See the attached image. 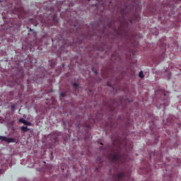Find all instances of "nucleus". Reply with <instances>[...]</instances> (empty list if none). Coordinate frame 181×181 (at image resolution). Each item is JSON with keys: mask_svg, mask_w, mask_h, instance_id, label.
<instances>
[{"mask_svg": "<svg viewBox=\"0 0 181 181\" xmlns=\"http://www.w3.org/2000/svg\"><path fill=\"white\" fill-rule=\"evenodd\" d=\"M104 5H105V4H104V3H102V6H103V8H104Z\"/></svg>", "mask_w": 181, "mask_h": 181, "instance_id": "obj_30", "label": "nucleus"}, {"mask_svg": "<svg viewBox=\"0 0 181 181\" xmlns=\"http://www.w3.org/2000/svg\"><path fill=\"white\" fill-rule=\"evenodd\" d=\"M40 21L41 23H45V21H43V19H40Z\"/></svg>", "mask_w": 181, "mask_h": 181, "instance_id": "obj_24", "label": "nucleus"}, {"mask_svg": "<svg viewBox=\"0 0 181 181\" xmlns=\"http://www.w3.org/2000/svg\"><path fill=\"white\" fill-rule=\"evenodd\" d=\"M69 127H71V124L69 123Z\"/></svg>", "mask_w": 181, "mask_h": 181, "instance_id": "obj_33", "label": "nucleus"}, {"mask_svg": "<svg viewBox=\"0 0 181 181\" xmlns=\"http://www.w3.org/2000/svg\"><path fill=\"white\" fill-rule=\"evenodd\" d=\"M93 6H96V8L98 6V4H93Z\"/></svg>", "mask_w": 181, "mask_h": 181, "instance_id": "obj_26", "label": "nucleus"}, {"mask_svg": "<svg viewBox=\"0 0 181 181\" xmlns=\"http://www.w3.org/2000/svg\"><path fill=\"white\" fill-rule=\"evenodd\" d=\"M25 119L23 118H20L19 119V122H21V124H25Z\"/></svg>", "mask_w": 181, "mask_h": 181, "instance_id": "obj_16", "label": "nucleus"}, {"mask_svg": "<svg viewBox=\"0 0 181 181\" xmlns=\"http://www.w3.org/2000/svg\"><path fill=\"white\" fill-rule=\"evenodd\" d=\"M127 121H129V117L127 118Z\"/></svg>", "mask_w": 181, "mask_h": 181, "instance_id": "obj_36", "label": "nucleus"}, {"mask_svg": "<svg viewBox=\"0 0 181 181\" xmlns=\"http://www.w3.org/2000/svg\"><path fill=\"white\" fill-rule=\"evenodd\" d=\"M18 77H19L20 80H23V78L25 77V75H23V69H21L18 74Z\"/></svg>", "mask_w": 181, "mask_h": 181, "instance_id": "obj_9", "label": "nucleus"}, {"mask_svg": "<svg viewBox=\"0 0 181 181\" xmlns=\"http://www.w3.org/2000/svg\"><path fill=\"white\" fill-rule=\"evenodd\" d=\"M0 140L3 141L4 142H7L8 144H11L12 142H15V139L13 138H8L5 136H0Z\"/></svg>", "mask_w": 181, "mask_h": 181, "instance_id": "obj_7", "label": "nucleus"}, {"mask_svg": "<svg viewBox=\"0 0 181 181\" xmlns=\"http://www.w3.org/2000/svg\"><path fill=\"white\" fill-rule=\"evenodd\" d=\"M137 11L138 7L135 6V4L124 6V7L120 10V28H122L124 25L128 26V22L130 23H136V22L139 21L141 17H139V14L136 13Z\"/></svg>", "mask_w": 181, "mask_h": 181, "instance_id": "obj_2", "label": "nucleus"}, {"mask_svg": "<svg viewBox=\"0 0 181 181\" xmlns=\"http://www.w3.org/2000/svg\"><path fill=\"white\" fill-rule=\"evenodd\" d=\"M61 8V6H57L56 10L54 8H50V11L54 13L51 17L53 22H57V12H62Z\"/></svg>", "mask_w": 181, "mask_h": 181, "instance_id": "obj_5", "label": "nucleus"}, {"mask_svg": "<svg viewBox=\"0 0 181 181\" xmlns=\"http://www.w3.org/2000/svg\"><path fill=\"white\" fill-rule=\"evenodd\" d=\"M0 2H4V1L0 0Z\"/></svg>", "mask_w": 181, "mask_h": 181, "instance_id": "obj_39", "label": "nucleus"}, {"mask_svg": "<svg viewBox=\"0 0 181 181\" xmlns=\"http://www.w3.org/2000/svg\"><path fill=\"white\" fill-rule=\"evenodd\" d=\"M100 145H103V143H100Z\"/></svg>", "mask_w": 181, "mask_h": 181, "instance_id": "obj_41", "label": "nucleus"}, {"mask_svg": "<svg viewBox=\"0 0 181 181\" xmlns=\"http://www.w3.org/2000/svg\"><path fill=\"white\" fill-rule=\"evenodd\" d=\"M32 22H33V19H30L29 23H32Z\"/></svg>", "mask_w": 181, "mask_h": 181, "instance_id": "obj_25", "label": "nucleus"}, {"mask_svg": "<svg viewBox=\"0 0 181 181\" xmlns=\"http://www.w3.org/2000/svg\"><path fill=\"white\" fill-rule=\"evenodd\" d=\"M51 67H54L56 66V61H52L51 63Z\"/></svg>", "mask_w": 181, "mask_h": 181, "instance_id": "obj_15", "label": "nucleus"}, {"mask_svg": "<svg viewBox=\"0 0 181 181\" xmlns=\"http://www.w3.org/2000/svg\"><path fill=\"white\" fill-rule=\"evenodd\" d=\"M61 169H62V170H64V168H61Z\"/></svg>", "mask_w": 181, "mask_h": 181, "instance_id": "obj_38", "label": "nucleus"}, {"mask_svg": "<svg viewBox=\"0 0 181 181\" xmlns=\"http://www.w3.org/2000/svg\"><path fill=\"white\" fill-rule=\"evenodd\" d=\"M163 95L164 97H166V95H168V93H166V92H163Z\"/></svg>", "mask_w": 181, "mask_h": 181, "instance_id": "obj_23", "label": "nucleus"}, {"mask_svg": "<svg viewBox=\"0 0 181 181\" xmlns=\"http://www.w3.org/2000/svg\"><path fill=\"white\" fill-rule=\"evenodd\" d=\"M28 81V84H29V79H28V81Z\"/></svg>", "mask_w": 181, "mask_h": 181, "instance_id": "obj_34", "label": "nucleus"}, {"mask_svg": "<svg viewBox=\"0 0 181 181\" xmlns=\"http://www.w3.org/2000/svg\"><path fill=\"white\" fill-rule=\"evenodd\" d=\"M162 105H163V108H165V107H166V105H169V98H168V97H166V98L163 100V105H160V106H158V105H156V107L158 108H162Z\"/></svg>", "mask_w": 181, "mask_h": 181, "instance_id": "obj_8", "label": "nucleus"}, {"mask_svg": "<svg viewBox=\"0 0 181 181\" xmlns=\"http://www.w3.org/2000/svg\"><path fill=\"white\" fill-rule=\"evenodd\" d=\"M160 54L158 59H154L156 63H159L160 62H162L163 59H165V52H166V45L163 44L161 47H160Z\"/></svg>", "mask_w": 181, "mask_h": 181, "instance_id": "obj_4", "label": "nucleus"}, {"mask_svg": "<svg viewBox=\"0 0 181 181\" xmlns=\"http://www.w3.org/2000/svg\"><path fill=\"white\" fill-rule=\"evenodd\" d=\"M60 95L61 97H66V94L64 93H62Z\"/></svg>", "mask_w": 181, "mask_h": 181, "instance_id": "obj_22", "label": "nucleus"}, {"mask_svg": "<svg viewBox=\"0 0 181 181\" xmlns=\"http://www.w3.org/2000/svg\"><path fill=\"white\" fill-rule=\"evenodd\" d=\"M50 138H52V142L56 143L57 141V135L50 136Z\"/></svg>", "mask_w": 181, "mask_h": 181, "instance_id": "obj_11", "label": "nucleus"}, {"mask_svg": "<svg viewBox=\"0 0 181 181\" xmlns=\"http://www.w3.org/2000/svg\"><path fill=\"white\" fill-rule=\"evenodd\" d=\"M150 158H152V155H150Z\"/></svg>", "mask_w": 181, "mask_h": 181, "instance_id": "obj_37", "label": "nucleus"}, {"mask_svg": "<svg viewBox=\"0 0 181 181\" xmlns=\"http://www.w3.org/2000/svg\"><path fill=\"white\" fill-rule=\"evenodd\" d=\"M16 107V106L15 105H11V110H12V111H15Z\"/></svg>", "mask_w": 181, "mask_h": 181, "instance_id": "obj_19", "label": "nucleus"}, {"mask_svg": "<svg viewBox=\"0 0 181 181\" xmlns=\"http://www.w3.org/2000/svg\"><path fill=\"white\" fill-rule=\"evenodd\" d=\"M21 131H23V132H28V131H29V129L28 128V127H22L21 128Z\"/></svg>", "mask_w": 181, "mask_h": 181, "instance_id": "obj_12", "label": "nucleus"}, {"mask_svg": "<svg viewBox=\"0 0 181 181\" xmlns=\"http://www.w3.org/2000/svg\"><path fill=\"white\" fill-rule=\"evenodd\" d=\"M43 163H46V162L43 161Z\"/></svg>", "mask_w": 181, "mask_h": 181, "instance_id": "obj_40", "label": "nucleus"}, {"mask_svg": "<svg viewBox=\"0 0 181 181\" xmlns=\"http://www.w3.org/2000/svg\"><path fill=\"white\" fill-rule=\"evenodd\" d=\"M84 127H86V128H90L91 124H84Z\"/></svg>", "mask_w": 181, "mask_h": 181, "instance_id": "obj_21", "label": "nucleus"}, {"mask_svg": "<svg viewBox=\"0 0 181 181\" xmlns=\"http://www.w3.org/2000/svg\"><path fill=\"white\" fill-rule=\"evenodd\" d=\"M24 66H26V64H25Z\"/></svg>", "mask_w": 181, "mask_h": 181, "instance_id": "obj_42", "label": "nucleus"}, {"mask_svg": "<svg viewBox=\"0 0 181 181\" xmlns=\"http://www.w3.org/2000/svg\"><path fill=\"white\" fill-rule=\"evenodd\" d=\"M132 149V144L128 142L126 136H117L113 139L112 147L107 146L104 150V153L107 154V158L113 163H117L118 168L127 166L129 156L128 151Z\"/></svg>", "mask_w": 181, "mask_h": 181, "instance_id": "obj_1", "label": "nucleus"}, {"mask_svg": "<svg viewBox=\"0 0 181 181\" xmlns=\"http://www.w3.org/2000/svg\"><path fill=\"white\" fill-rule=\"evenodd\" d=\"M109 110H110V111H114V107H112V106L110 105V106H109Z\"/></svg>", "mask_w": 181, "mask_h": 181, "instance_id": "obj_20", "label": "nucleus"}, {"mask_svg": "<svg viewBox=\"0 0 181 181\" xmlns=\"http://www.w3.org/2000/svg\"><path fill=\"white\" fill-rule=\"evenodd\" d=\"M107 84H108V86H111V85H110V83H109V82H107Z\"/></svg>", "mask_w": 181, "mask_h": 181, "instance_id": "obj_35", "label": "nucleus"}, {"mask_svg": "<svg viewBox=\"0 0 181 181\" xmlns=\"http://www.w3.org/2000/svg\"><path fill=\"white\" fill-rule=\"evenodd\" d=\"M24 125H31L30 122L25 121Z\"/></svg>", "mask_w": 181, "mask_h": 181, "instance_id": "obj_18", "label": "nucleus"}, {"mask_svg": "<svg viewBox=\"0 0 181 181\" xmlns=\"http://www.w3.org/2000/svg\"><path fill=\"white\" fill-rule=\"evenodd\" d=\"M15 83H18V79H14Z\"/></svg>", "mask_w": 181, "mask_h": 181, "instance_id": "obj_29", "label": "nucleus"}, {"mask_svg": "<svg viewBox=\"0 0 181 181\" xmlns=\"http://www.w3.org/2000/svg\"><path fill=\"white\" fill-rule=\"evenodd\" d=\"M139 76L140 77V78H144V77H145L142 71L139 72Z\"/></svg>", "mask_w": 181, "mask_h": 181, "instance_id": "obj_13", "label": "nucleus"}, {"mask_svg": "<svg viewBox=\"0 0 181 181\" xmlns=\"http://www.w3.org/2000/svg\"><path fill=\"white\" fill-rule=\"evenodd\" d=\"M64 125H66V122H63Z\"/></svg>", "mask_w": 181, "mask_h": 181, "instance_id": "obj_32", "label": "nucleus"}, {"mask_svg": "<svg viewBox=\"0 0 181 181\" xmlns=\"http://www.w3.org/2000/svg\"><path fill=\"white\" fill-rule=\"evenodd\" d=\"M73 86L74 87V88H78V83H74Z\"/></svg>", "mask_w": 181, "mask_h": 181, "instance_id": "obj_17", "label": "nucleus"}, {"mask_svg": "<svg viewBox=\"0 0 181 181\" xmlns=\"http://www.w3.org/2000/svg\"><path fill=\"white\" fill-rule=\"evenodd\" d=\"M124 33L127 37V39H129L131 42V43H132V45H138V41L135 40V39H138V35H128L127 34V32L125 31V30H124ZM135 40V41H134Z\"/></svg>", "mask_w": 181, "mask_h": 181, "instance_id": "obj_6", "label": "nucleus"}, {"mask_svg": "<svg viewBox=\"0 0 181 181\" xmlns=\"http://www.w3.org/2000/svg\"><path fill=\"white\" fill-rule=\"evenodd\" d=\"M156 35H158V33Z\"/></svg>", "mask_w": 181, "mask_h": 181, "instance_id": "obj_43", "label": "nucleus"}, {"mask_svg": "<svg viewBox=\"0 0 181 181\" xmlns=\"http://www.w3.org/2000/svg\"><path fill=\"white\" fill-rule=\"evenodd\" d=\"M30 63H33V60H32L31 59H30Z\"/></svg>", "mask_w": 181, "mask_h": 181, "instance_id": "obj_27", "label": "nucleus"}, {"mask_svg": "<svg viewBox=\"0 0 181 181\" xmlns=\"http://www.w3.org/2000/svg\"><path fill=\"white\" fill-rule=\"evenodd\" d=\"M168 122H165V120L163 121V124H165V125H169L170 124H172V121H170L169 119L167 120Z\"/></svg>", "mask_w": 181, "mask_h": 181, "instance_id": "obj_14", "label": "nucleus"}, {"mask_svg": "<svg viewBox=\"0 0 181 181\" xmlns=\"http://www.w3.org/2000/svg\"><path fill=\"white\" fill-rule=\"evenodd\" d=\"M114 181H134V178L131 177V171H129L127 173H125L124 169L122 172L119 173L117 175H113Z\"/></svg>", "mask_w": 181, "mask_h": 181, "instance_id": "obj_3", "label": "nucleus"}, {"mask_svg": "<svg viewBox=\"0 0 181 181\" xmlns=\"http://www.w3.org/2000/svg\"><path fill=\"white\" fill-rule=\"evenodd\" d=\"M94 73H95V74H98V72L97 71H95Z\"/></svg>", "mask_w": 181, "mask_h": 181, "instance_id": "obj_28", "label": "nucleus"}, {"mask_svg": "<svg viewBox=\"0 0 181 181\" xmlns=\"http://www.w3.org/2000/svg\"><path fill=\"white\" fill-rule=\"evenodd\" d=\"M107 125L110 128H117V126L115 125V124H114V122H110V123L107 124Z\"/></svg>", "mask_w": 181, "mask_h": 181, "instance_id": "obj_10", "label": "nucleus"}, {"mask_svg": "<svg viewBox=\"0 0 181 181\" xmlns=\"http://www.w3.org/2000/svg\"><path fill=\"white\" fill-rule=\"evenodd\" d=\"M30 32H33V29H30Z\"/></svg>", "mask_w": 181, "mask_h": 181, "instance_id": "obj_31", "label": "nucleus"}]
</instances>
